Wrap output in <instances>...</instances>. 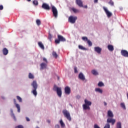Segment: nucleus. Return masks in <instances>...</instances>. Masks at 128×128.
I'll use <instances>...</instances> for the list:
<instances>
[{"label": "nucleus", "mask_w": 128, "mask_h": 128, "mask_svg": "<svg viewBox=\"0 0 128 128\" xmlns=\"http://www.w3.org/2000/svg\"><path fill=\"white\" fill-rule=\"evenodd\" d=\"M84 102L85 104L82 105L83 110H90V106H92V102L88 101V100L85 99Z\"/></svg>", "instance_id": "f257e3e1"}, {"label": "nucleus", "mask_w": 128, "mask_h": 128, "mask_svg": "<svg viewBox=\"0 0 128 128\" xmlns=\"http://www.w3.org/2000/svg\"><path fill=\"white\" fill-rule=\"evenodd\" d=\"M107 124L104 126V128H110V123L112 124V126H114V124H116V119H114L112 118H108L107 119Z\"/></svg>", "instance_id": "f03ea898"}, {"label": "nucleus", "mask_w": 128, "mask_h": 128, "mask_svg": "<svg viewBox=\"0 0 128 128\" xmlns=\"http://www.w3.org/2000/svg\"><path fill=\"white\" fill-rule=\"evenodd\" d=\"M53 90L54 92H56L57 94H58V96H59V98H62V88L58 87L56 86V85H54Z\"/></svg>", "instance_id": "7ed1b4c3"}, {"label": "nucleus", "mask_w": 128, "mask_h": 128, "mask_svg": "<svg viewBox=\"0 0 128 128\" xmlns=\"http://www.w3.org/2000/svg\"><path fill=\"white\" fill-rule=\"evenodd\" d=\"M62 114L65 118L68 120L70 122L72 120V118L70 117V114L66 110H62Z\"/></svg>", "instance_id": "20e7f679"}, {"label": "nucleus", "mask_w": 128, "mask_h": 128, "mask_svg": "<svg viewBox=\"0 0 128 128\" xmlns=\"http://www.w3.org/2000/svg\"><path fill=\"white\" fill-rule=\"evenodd\" d=\"M32 86L34 88V90H32V94L35 96H36L38 92H36V88H38V84L36 81H34L32 83Z\"/></svg>", "instance_id": "39448f33"}, {"label": "nucleus", "mask_w": 128, "mask_h": 128, "mask_svg": "<svg viewBox=\"0 0 128 128\" xmlns=\"http://www.w3.org/2000/svg\"><path fill=\"white\" fill-rule=\"evenodd\" d=\"M76 20H78V17L76 16H70L68 18V22L70 24H74Z\"/></svg>", "instance_id": "423d86ee"}, {"label": "nucleus", "mask_w": 128, "mask_h": 128, "mask_svg": "<svg viewBox=\"0 0 128 128\" xmlns=\"http://www.w3.org/2000/svg\"><path fill=\"white\" fill-rule=\"evenodd\" d=\"M52 12L54 18H58V10L54 6H52Z\"/></svg>", "instance_id": "0eeeda50"}, {"label": "nucleus", "mask_w": 128, "mask_h": 128, "mask_svg": "<svg viewBox=\"0 0 128 128\" xmlns=\"http://www.w3.org/2000/svg\"><path fill=\"white\" fill-rule=\"evenodd\" d=\"M103 8L108 16V18H110V16H112V14L110 12V11H108V8H106V7H103Z\"/></svg>", "instance_id": "6e6552de"}, {"label": "nucleus", "mask_w": 128, "mask_h": 128, "mask_svg": "<svg viewBox=\"0 0 128 128\" xmlns=\"http://www.w3.org/2000/svg\"><path fill=\"white\" fill-rule=\"evenodd\" d=\"M14 102L16 107L18 109V112H20V104H16V99H14Z\"/></svg>", "instance_id": "1a4fd4ad"}, {"label": "nucleus", "mask_w": 128, "mask_h": 128, "mask_svg": "<svg viewBox=\"0 0 128 128\" xmlns=\"http://www.w3.org/2000/svg\"><path fill=\"white\" fill-rule=\"evenodd\" d=\"M42 8H44V10H50V6L48 4L44 3L42 5Z\"/></svg>", "instance_id": "9d476101"}, {"label": "nucleus", "mask_w": 128, "mask_h": 128, "mask_svg": "<svg viewBox=\"0 0 128 128\" xmlns=\"http://www.w3.org/2000/svg\"><path fill=\"white\" fill-rule=\"evenodd\" d=\"M64 92L66 94H70V88L67 86L64 88Z\"/></svg>", "instance_id": "9b49d317"}, {"label": "nucleus", "mask_w": 128, "mask_h": 128, "mask_svg": "<svg viewBox=\"0 0 128 128\" xmlns=\"http://www.w3.org/2000/svg\"><path fill=\"white\" fill-rule=\"evenodd\" d=\"M46 66H48V64L47 63H44V62H42L40 64V69L42 70H44L46 68Z\"/></svg>", "instance_id": "f8f14e48"}, {"label": "nucleus", "mask_w": 128, "mask_h": 128, "mask_svg": "<svg viewBox=\"0 0 128 128\" xmlns=\"http://www.w3.org/2000/svg\"><path fill=\"white\" fill-rule=\"evenodd\" d=\"M121 54H122L123 56L128 58V52L126 50H122Z\"/></svg>", "instance_id": "ddd939ff"}, {"label": "nucleus", "mask_w": 128, "mask_h": 128, "mask_svg": "<svg viewBox=\"0 0 128 128\" xmlns=\"http://www.w3.org/2000/svg\"><path fill=\"white\" fill-rule=\"evenodd\" d=\"M76 4L80 8L84 6V5H82V0H76Z\"/></svg>", "instance_id": "4468645a"}, {"label": "nucleus", "mask_w": 128, "mask_h": 128, "mask_svg": "<svg viewBox=\"0 0 128 128\" xmlns=\"http://www.w3.org/2000/svg\"><path fill=\"white\" fill-rule=\"evenodd\" d=\"M94 51L96 52L98 54H100L102 52V48L97 46V47H94Z\"/></svg>", "instance_id": "2eb2a0df"}, {"label": "nucleus", "mask_w": 128, "mask_h": 128, "mask_svg": "<svg viewBox=\"0 0 128 128\" xmlns=\"http://www.w3.org/2000/svg\"><path fill=\"white\" fill-rule=\"evenodd\" d=\"M78 78L80 80H86V78L84 77V76L82 72H80L79 74Z\"/></svg>", "instance_id": "dca6fc26"}, {"label": "nucleus", "mask_w": 128, "mask_h": 128, "mask_svg": "<svg viewBox=\"0 0 128 128\" xmlns=\"http://www.w3.org/2000/svg\"><path fill=\"white\" fill-rule=\"evenodd\" d=\"M108 118H114V114L110 110H109L108 112Z\"/></svg>", "instance_id": "f3484780"}, {"label": "nucleus", "mask_w": 128, "mask_h": 128, "mask_svg": "<svg viewBox=\"0 0 128 128\" xmlns=\"http://www.w3.org/2000/svg\"><path fill=\"white\" fill-rule=\"evenodd\" d=\"M2 52L4 56H6L8 54V50L6 48H4L2 50Z\"/></svg>", "instance_id": "a211bd4d"}, {"label": "nucleus", "mask_w": 128, "mask_h": 128, "mask_svg": "<svg viewBox=\"0 0 128 128\" xmlns=\"http://www.w3.org/2000/svg\"><path fill=\"white\" fill-rule=\"evenodd\" d=\"M58 38L60 40V42H66V38L60 35L58 36Z\"/></svg>", "instance_id": "6ab92c4d"}, {"label": "nucleus", "mask_w": 128, "mask_h": 128, "mask_svg": "<svg viewBox=\"0 0 128 128\" xmlns=\"http://www.w3.org/2000/svg\"><path fill=\"white\" fill-rule=\"evenodd\" d=\"M38 46L42 49V50H44V44H42V42H38Z\"/></svg>", "instance_id": "aec40b11"}, {"label": "nucleus", "mask_w": 128, "mask_h": 128, "mask_svg": "<svg viewBox=\"0 0 128 128\" xmlns=\"http://www.w3.org/2000/svg\"><path fill=\"white\" fill-rule=\"evenodd\" d=\"M108 48L110 52H112L114 50V46L112 45H108Z\"/></svg>", "instance_id": "412c9836"}, {"label": "nucleus", "mask_w": 128, "mask_h": 128, "mask_svg": "<svg viewBox=\"0 0 128 128\" xmlns=\"http://www.w3.org/2000/svg\"><path fill=\"white\" fill-rule=\"evenodd\" d=\"M92 74L94 76H98V71L95 70H92Z\"/></svg>", "instance_id": "4be33fe9"}, {"label": "nucleus", "mask_w": 128, "mask_h": 128, "mask_svg": "<svg viewBox=\"0 0 128 128\" xmlns=\"http://www.w3.org/2000/svg\"><path fill=\"white\" fill-rule=\"evenodd\" d=\"M52 55L54 56V58H56L58 56V54H56V52L54 51L52 52Z\"/></svg>", "instance_id": "5701e85b"}, {"label": "nucleus", "mask_w": 128, "mask_h": 128, "mask_svg": "<svg viewBox=\"0 0 128 128\" xmlns=\"http://www.w3.org/2000/svg\"><path fill=\"white\" fill-rule=\"evenodd\" d=\"M120 106L123 110H126V104H124V102L120 103Z\"/></svg>", "instance_id": "b1692460"}, {"label": "nucleus", "mask_w": 128, "mask_h": 128, "mask_svg": "<svg viewBox=\"0 0 128 128\" xmlns=\"http://www.w3.org/2000/svg\"><path fill=\"white\" fill-rule=\"evenodd\" d=\"M95 92H100V94H102V90L100 88H96L95 89Z\"/></svg>", "instance_id": "393cba45"}, {"label": "nucleus", "mask_w": 128, "mask_h": 128, "mask_svg": "<svg viewBox=\"0 0 128 128\" xmlns=\"http://www.w3.org/2000/svg\"><path fill=\"white\" fill-rule=\"evenodd\" d=\"M60 122L62 128H64L66 126V124H64V123L62 120H60Z\"/></svg>", "instance_id": "a878e982"}, {"label": "nucleus", "mask_w": 128, "mask_h": 128, "mask_svg": "<svg viewBox=\"0 0 128 128\" xmlns=\"http://www.w3.org/2000/svg\"><path fill=\"white\" fill-rule=\"evenodd\" d=\"M116 127V128H122V122H117Z\"/></svg>", "instance_id": "bb28decb"}, {"label": "nucleus", "mask_w": 128, "mask_h": 128, "mask_svg": "<svg viewBox=\"0 0 128 128\" xmlns=\"http://www.w3.org/2000/svg\"><path fill=\"white\" fill-rule=\"evenodd\" d=\"M16 98L18 100L19 102H22V99L20 96H16Z\"/></svg>", "instance_id": "cd10ccee"}, {"label": "nucleus", "mask_w": 128, "mask_h": 128, "mask_svg": "<svg viewBox=\"0 0 128 128\" xmlns=\"http://www.w3.org/2000/svg\"><path fill=\"white\" fill-rule=\"evenodd\" d=\"M78 48L80 50H86V48L82 46L79 45Z\"/></svg>", "instance_id": "c85d7f7f"}, {"label": "nucleus", "mask_w": 128, "mask_h": 128, "mask_svg": "<svg viewBox=\"0 0 128 128\" xmlns=\"http://www.w3.org/2000/svg\"><path fill=\"white\" fill-rule=\"evenodd\" d=\"M72 10L74 12L76 13V12H80V10H78L75 8H72Z\"/></svg>", "instance_id": "c756f323"}, {"label": "nucleus", "mask_w": 128, "mask_h": 128, "mask_svg": "<svg viewBox=\"0 0 128 128\" xmlns=\"http://www.w3.org/2000/svg\"><path fill=\"white\" fill-rule=\"evenodd\" d=\"M33 4L36 6L38 5V0H34V1H33Z\"/></svg>", "instance_id": "7c9ffc66"}, {"label": "nucleus", "mask_w": 128, "mask_h": 128, "mask_svg": "<svg viewBox=\"0 0 128 128\" xmlns=\"http://www.w3.org/2000/svg\"><path fill=\"white\" fill-rule=\"evenodd\" d=\"M36 24L37 26H40V25L41 24L40 20L38 19L36 20Z\"/></svg>", "instance_id": "2f4dec72"}, {"label": "nucleus", "mask_w": 128, "mask_h": 128, "mask_svg": "<svg viewBox=\"0 0 128 128\" xmlns=\"http://www.w3.org/2000/svg\"><path fill=\"white\" fill-rule=\"evenodd\" d=\"M87 42L88 44V46H92V42L90 40H88Z\"/></svg>", "instance_id": "473e14b6"}, {"label": "nucleus", "mask_w": 128, "mask_h": 128, "mask_svg": "<svg viewBox=\"0 0 128 128\" xmlns=\"http://www.w3.org/2000/svg\"><path fill=\"white\" fill-rule=\"evenodd\" d=\"M82 40H84V42H88V37L86 36L82 37Z\"/></svg>", "instance_id": "72a5a7b5"}, {"label": "nucleus", "mask_w": 128, "mask_h": 128, "mask_svg": "<svg viewBox=\"0 0 128 128\" xmlns=\"http://www.w3.org/2000/svg\"><path fill=\"white\" fill-rule=\"evenodd\" d=\"M98 86L100 87L104 86V84L102 82H99V83L98 84Z\"/></svg>", "instance_id": "f704fd0d"}, {"label": "nucleus", "mask_w": 128, "mask_h": 128, "mask_svg": "<svg viewBox=\"0 0 128 128\" xmlns=\"http://www.w3.org/2000/svg\"><path fill=\"white\" fill-rule=\"evenodd\" d=\"M48 38L50 40H52V36L50 33Z\"/></svg>", "instance_id": "c9c22d12"}, {"label": "nucleus", "mask_w": 128, "mask_h": 128, "mask_svg": "<svg viewBox=\"0 0 128 128\" xmlns=\"http://www.w3.org/2000/svg\"><path fill=\"white\" fill-rule=\"evenodd\" d=\"M43 62H45V64H48V60H46V58H43Z\"/></svg>", "instance_id": "e433bc0d"}, {"label": "nucleus", "mask_w": 128, "mask_h": 128, "mask_svg": "<svg viewBox=\"0 0 128 128\" xmlns=\"http://www.w3.org/2000/svg\"><path fill=\"white\" fill-rule=\"evenodd\" d=\"M55 42H56V44H60V39L56 40Z\"/></svg>", "instance_id": "4c0bfd02"}, {"label": "nucleus", "mask_w": 128, "mask_h": 128, "mask_svg": "<svg viewBox=\"0 0 128 128\" xmlns=\"http://www.w3.org/2000/svg\"><path fill=\"white\" fill-rule=\"evenodd\" d=\"M28 78H32V74L31 73H30L28 75Z\"/></svg>", "instance_id": "58836bf2"}, {"label": "nucleus", "mask_w": 128, "mask_h": 128, "mask_svg": "<svg viewBox=\"0 0 128 128\" xmlns=\"http://www.w3.org/2000/svg\"><path fill=\"white\" fill-rule=\"evenodd\" d=\"M15 128H24V126L22 125H18V126H16Z\"/></svg>", "instance_id": "ea45409f"}, {"label": "nucleus", "mask_w": 128, "mask_h": 128, "mask_svg": "<svg viewBox=\"0 0 128 128\" xmlns=\"http://www.w3.org/2000/svg\"><path fill=\"white\" fill-rule=\"evenodd\" d=\"M109 4H110V6H114V2H112V0L110 1Z\"/></svg>", "instance_id": "a19ab883"}, {"label": "nucleus", "mask_w": 128, "mask_h": 128, "mask_svg": "<svg viewBox=\"0 0 128 128\" xmlns=\"http://www.w3.org/2000/svg\"><path fill=\"white\" fill-rule=\"evenodd\" d=\"M74 72L76 74V72H78V68H76V67H74Z\"/></svg>", "instance_id": "79ce46f5"}, {"label": "nucleus", "mask_w": 128, "mask_h": 128, "mask_svg": "<svg viewBox=\"0 0 128 128\" xmlns=\"http://www.w3.org/2000/svg\"><path fill=\"white\" fill-rule=\"evenodd\" d=\"M94 128H100L98 126L97 124H94Z\"/></svg>", "instance_id": "37998d69"}, {"label": "nucleus", "mask_w": 128, "mask_h": 128, "mask_svg": "<svg viewBox=\"0 0 128 128\" xmlns=\"http://www.w3.org/2000/svg\"><path fill=\"white\" fill-rule=\"evenodd\" d=\"M4 10V6L2 5L0 6V10Z\"/></svg>", "instance_id": "c03bdc74"}, {"label": "nucleus", "mask_w": 128, "mask_h": 128, "mask_svg": "<svg viewBox=\"0 0 128 128\" xmlns=\"http://www.w3.org/2000/svg\"><path fill=\"white\" fill-rule=\"evenodd\" d=\"M76 98L78 100H80V95H78L77 96H76Z\"/></svg>", "instance_id": "a18cd8bd"}, {"label": "nucleus", "mask_w": 128, "mask_h": 128, "mask_svg": "<svg viewBox=\"0 0 128 128\" xmlns=\"http://www.w3.org/2000/svg\"><path fill=\"white\" fill-rule=\"evenodd\" d=\"M26 122H30V118L26 117Z\"/></svg>", "instance_id": "49530a36"}, {"label": "nucleus", "mask_w": 128, "mask_h": 128, "mask_svg": "<svg viewBox=\"0 0 128 128\" xmlns=\"http://www.w3.org/2000/svg\"><path fill=\"white\" fill-rule=\"evenodd\" d=\"M55 128H60V125L56 124L55 126Z\"/></svg>", "instance_id": "de8ad7c7"}, {"label": "nucleus", "mask_w": 128, "mask_h": 128, "mask_svg": "<svg viewBox=\"0 0 128 128\" xmlns=\"http://www.w3.org/2000/svg\"><path fill=\"white\" fill-rule=\"evenodd\" d=\"M104 106H105L108 104H106V102H104Z\"/></svg>", "instance_id": "09e8293b"}, {"label": "nucleus", "mask_w": 128, "mask_h": 128, "mask_svg": "<svg viewBox=\"0 0 128 128\" xmlns=\"http://www.w3.org/2000/svg\"><path fill=\"white\" fill-rule=\"evenodd\" d=\"M98 0H94V2H95V3L98 2Z\"/></svg>", "instance_id": "8fccbe9b"}, {"label": "nucleus", "mask_w": 128, "mask_h": 128, "mask_svg": "<svg viewBox=\"0 0 128 128\" xmlns=\"http://www.w3.org/2000/svg\"><path fill=\"white\" fill-rule=\"evenodd\" d=\"M48 124H50V120H48Z\"/></svg>", "instance_id": "3c124183"}, {"label": "nucleus", "mask_w": 128, "mask_h": 128, "mask_svg": "<svg viewBox=\"0 0 128 128\" xmlns=\"http://www.w3.org/2000/svg\"><path fill=\"white\" fill-rule=\"evenodd\" d=\"M84 8H88V6H84Z\"/></svg>", "instance_id": "603ef678"}, {"label": "nucleus", "mask_w": 128, "mask_h": 128, "mask_svg": "<svg viewBox=\"0 0 128 128\" xmlns=\"http://www.w3.org/2000/svg\"><path fill=\"white\" fill-rule=\"evenodd\" d=\"M27 2H30V0H26Z\"/></svg>", "instance_id": "864d4df0"}, {"label": "nucleus", "mask_w": 128, "mask_h": 128, "mask_svg": "<svg viewBox=\"0 0 128 128\" xmlns=\"http://www.w3.org/2000/svg\"><path fill=\"white\" fill-rule=\"evenodd\" d=\"M58 79L60 80V77L59 76H58Z\"/></svg>", "instance_id": "5fc2aeb1"}, {"label": "nucleus", "mask_w": 128, "mask_h": 128, "mask_svg": "<svg viewBox=\"0 0 128 128\" xmlns=\"http://www.w3.org/2000/svg\"><path fill=\"white\" fill-rule=\"evenodd\" d=\"M32 78H34V76H32Z\"/></svg>", "instance_id": "6e6d98bb"}]
</instances>
